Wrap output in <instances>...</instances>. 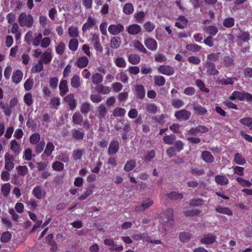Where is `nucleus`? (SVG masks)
<instances>
[{"instance_id":"nucleus-22","label":"nucleus","mask_w":252,"mask_h":252,"mask_svg":"<svg viewBox=\"0 0 252 252\" xmlns=\"http://www.w3.org/2000/svg\"><path fill=\"white\" fill-rule=\"evenodd\" d=\"M85 151L84 149L74 150L72 153V158L75 161L79 160L82 159Z\"/></svg>"},{"instance_id":"nucleus-61","label":"nucleus","mask_w":252,"mask_h":252,"mask_svg":"<svg viewBox=\"0 0 252 252\" xmlns=\"http://www.w3.org/2000/svg\"><path fill=\"white\" fill-rule=\"evenodd\" d=\"M24 102L29 106H30L32 104L33 100L32 95L30 93L25 94L24 96Z\"/></svg>"},{"instance_id":"nucleus-29","label":"nucleus","mask_w":252,"mask_h":252,"mask_svg":"<svg viewBox=\"0 0 252 252\" xmlns=\"http://www.w3.org/2000/svg\"><path fill=\"white\" fill-rule=\"evenodd\" d=\"M192 237L191 233L189 232H182L179 234V239L183 243L189 241Z\"/></svg>"},{"instance_id":"nucleus-24","label":"nucleus","mask_w":252,"mask_h":252,"mask_svg":"<svg viewBox=\"0 0 252 252\" xmlns=\"http://www.w3.org/2000/svg\"><path fill=\"white\" fill-rule=\"evenodd\" d=\"M23 73L20 70H17L13 73L12 79L13 82L17 84L19 83L23 78Z\"/></svg>"},{"instance_id":"nucleus-64","label":"nucleus","mask_w":252,"mask_h":252,"mask_svg":"<svg viewBox=\"0 0 252 252\" xmlns=\"http://www.w3.org/2000/svg\"><path fill=\"white\" fill-rule=\"evenodd\" d=\"M96 91L99 93H101L103 94H109L111 91V88L108 86H99L96 88Z\"/></svg>"},{"instance_id":"nucleus-5","label":"nucleus","mask_w":252,"mask_h":252,"mask_svg":"<svg viewBox=\"0 0 252 252\" xmlns=\"http://www.w3.org/2000/svg\"><path fill=\"white\" fill-rule=\"evenodd\" d=\"M206 73L210 75L216 76L219 73V71L216 68L215 64L211 62L207 61L205 64Z\"/></svg>"},{"instance_id":"nucleus-36","label":"nucleus","mask_w":252,"mask_h":252,"mask_svg":"<svg viewBox=\"0 0 252 252\" xmlns=\"http://www.w3.org/2000/svg\"><path fill=\"white\" fill-rule=\"evenodd\" d=\"M216 211L220 214H225L228 216H231L233 214L231 209L227 207H223L219 206L216 208Z\"/></svg>"},{"instance_id":"nucleus-23","label":"nucleus","mask_w":252,"mask_h":252,"mask_svg":"<svg viewBox=\"0 0 252 252\" xmlns=\"http://www.w3.org/2000/svg\"><path fill=\"white\" fill-rule=\"evenodd\" d=\"M97 111L98 112V118L100 120L104 119L107 112L105 105L104 104H101L97 108Z\"/></svg>"},{"instance_id":"nucleus-34","label":"nucleus","mask_w":252,"mask_h":252,"mask_svg":"<svg viewBox=\"0 0 252 252\" xmlns=\"http://www.w3.org/2000/svg\"><path fill=\"white\" fill-rule=\"evenodd\" d=\"M223 25L226 28H231L234 26L235 19L233 17H227L223 19Z\"/></svg>"},{"instance_id":"nucleus-28","label":"nucleus","mask_w":252,"mask_h":252,"mask_svg":"<svg viewBox=\"0 0 252 252\" xmlns=\"http://www.w3.org/2000/svg\"><path fill=\"white\" fill-rule=\"evenodd\" d=\"M71 87L74 89H78L81 86L80 78L78 75H74L70 81Z\"/></svg>"},{"instance_id":"nucleus-50","label":"nucleus","mask_w":252,"mask_h":252,"mask_svg":"<svg viewBox=\"0 0 252 252\" xmlns=\"http://www.w3.org/2000/svg\"><path fill=\"white\" fill-rule=\"evenodd\" d=\"M234 160L236 163L239 165H244L246 163V160L240 153H236L234 155Z\"/></svg>"},{"instance_id":"nucleus-19","label":"nucleus","mask_w":252,"mask_h":252,"mask_svg":"<svg viewBox=\"0 0 252 252\" xmlns=\"http://www.w3.org/2000/svg\"><path fill=\"white\" fill-rule=\"evenodd\" d=\"M201 158L207 163H211L214 161V157L208 151H203L201 153Z\"/></svg>"},{"instance_id":"nucleus-59","label":"nucleus","mask_w":252,"mask_h":252,"mask_svg":"<svg viewBox=\"0 0 252 252\" xmlns=\"http://www.w3.org/2000/svg\"><path fill=\"white\" fill-rule=\"evenodd\" d=\"M224 65L226 67L231 66L234 63V59L230 56H226L223 58Z\"/></svg>"},{"instance_id":"nucleus-3","label":"nucleus","mask_w":252,"mask_h":252,"mask_svg":"<svg viewBox=\"0 0 252 252\" xmlns=\"http://www.w3.org/2000/svg\"><path fill=\"white\" fill-rule=\"evenodd\" d=\"M158 72L167 75L171 76L174 73V69L171 65H161L158 67Z\"/></svg>"},{"instance_id":"nucleus-18","label":"nucleus","mask_w":252,"mask_h":252,"mask_svg":"<svg viewBox=\"0 0 252 252\" xmlns=\"http://www.w3.org/2000/svg\"><path fill=\"white\" fill-rule=\"evenodd\" d=\"M95 23L96 20L95 19L91 16H89L87 22L83 25L82 29L83 32H85L87 31L93 27L95 24Z\"/></svg>"},{"instance_id":"nucleus-44","label":"nucleus","mask_w":252,"mask_h":252,"mask_svg":"<svg viewBox=\"0 0 252 252\" xmlns=\"http://www.w3.org/2000/svg\"><path fill=\"white\" fill-rule=\"evenodd\" d=\"M121 39L118 36L112 37L110 40V46L112 48L117 49L120 47Z\"/></svg>"},{"instance_id":"nucleus-53","label":"nucleus","mask_w":252,"mask_h":252,"mask_svg":"<svg viewBox=\"0 0 252 252\" xmlns=\"http://www.w3.org/2000/svg\"><path fill=\"white\" fill-rule=\"evenodd\" d=\"M45 143L44 141H41L40 142L35 145L34 150L36 154H40L44 150L45 147Z\"/></svg>"},{"instance_id":"nucleus-55","label":"nucleus","mask_w":252,"mask_h":252,"mask_svg":"<svg viewBox=\"0 0 252 252\" xmlns=\"http://www.w3.org/2000/svg\"><path fill=\"white\" fill-rule=\"evenodd\" d=\"M114 63L118 67L124 68L126 65V62L123 57H117L114 59Z\"/></svg>"},{"instance_id":"nucleus-8","label":"nucleus","mask_w":252,"mask_h":252,"mask_svg":"<svg viewBox=\"0 0 252 252\" xmlns=\"http://www.w3.org/2000/svg\"><path fill=\"white\" fill-rule=\"evenodd\" d=\"M173 214L174 211L171 208H169L165 211L163 220L165 223H167V225L168 224L170 225H173L174 223Z\"/></svg>"},{"instance_id":"nucleus-7","label":"nucleus","mask_w":252,"mask_h":252,"mask_svg":"<svg viewBox=\"0 0 252 252\" xmlns=\"http://www.w3.org/2000/svg\"><path fill=\"white\" fill-rule=\"evenodd\" d=\"M134 95L139 99H143L146 94L145 89L142 85L134 86Z\"/></svg>"},{"instance_id":"nucleus-63","label":"nucleus","mask_w":252,"mask_h":252,"mask_svg":"<svg viewBox=\"0 0 252 252\" xmlns=\"http://www.w3.org/2000/svg\"><path fill=\"white\" fill-rule=\"evenodd\" d=\"M68 34L70 37L76 38L79 36L78 28L77 27L71 26L68 29Z\"/></svg>"},{"instance_id":"nucleus-11","label":"nucleus","mask_w":252,"mask_h":252,"mask_svg":"<svg viewBox=\"0 0 252 252\" xmlns=\"http://www.w3.org/2000/svg\"><path fill=\"white\" fill-rule=\"evenodd\" d=\"M32 193L36 198L39 200L44 198L46 195L45 191L39 186H35L33 189Z\"/></svg>"},{"instance_id":"nucleus-54","label":"nucleus","mask_w":252,"mask_h":252,"mask_svg":"<svg viewBox=\"0 0 252 252\" xmlns=\"http://www.w3.org/2000/svg\"><path fill=\"white\" fill-rule=\"evenodd\" d=\"M145 110L149 113L156 114L157 112V107L154 103H147L145 106Z\"/></svg>"},{"instance_id":"nucleus-15","label":"nucleus","mask_w":252,"mask_h":252,"mask_svg":"<svg viewBox=\"0 0 252 252\" xmlns=\"http://www.w3.org/2000/svg\"><path fill=\"white\" fill-rule=\"evenodd\" d=\"M141 31V27L137 24L130 25L127 28V32L130 35H136L139 34Z\"/></svg>"},{"instance_id":"nucleus-12","label":"nucleus","mask_w":252,"mask_h":252,"mask_svg":"<svg viewBox=\"0 0 252 252\" xmlns=\"http://www.w3.org/2000/svg\"><path fill=\"white\" fill-rule=\"evenodd\" d=\"M144 44L150 50L154 51L158 49V42L153 38H148L144 41Z\"/></svg>"},{"instance_id":"nucleus-20","label":"nucleus","mask_w":252,"mask_h":252,"mask_svg":"<svg viewBox=\"0 0 252 252\" xmlns=\"http://www.w3.org/2000/svg\"><path fill=\"white\" fill-rule=\"evenodd\" d=\"M216 236L208 234L202 238L200 241L203 244H212L216 242Z\"/></svg>"},{"instance_id":"nucleus-37","label":"nucleus","mask_w":252,"mask_h":252,"mask_svg":"<svg viewBox=\"0 0 252 252\" xmlns=\"http://www.w3.org/2000/svg\"><path fill=\"white\" fill-rule=\"evenodd\" d=\"M123 12L126 15L131 14L134 12V7L132 3H126L123 7Z\"/></svg>"},{"instance_id":"nucleus-46","label":"nucleus","mask_w":252,"mask_h":252,"mask_svg":"<svg viewBox=\"0 0 252 252\" xmlns=\"http://www.w3.org/2000/svg\"><path fill=\"white\" fill-rule=\"evenodd\" d=\"M83 121V118L82 115L78 113H75L72 116V122L76 125H81Z\"/></svg>"},{"instance_id":"nucleus-17","label":"nucleus","mask_w":252,"mask_h":252,"mask_svg":"<svg viewBox=\"0 0 252 252\" xmlns=\"http://www.w3.org/2000/svg\"><path fill=\"white\" fill-rule=\"evenodd\" d=\"M89 62V59L87 57H80L75 62V65L79 68H83L88 65Z\"/></svg>"},{"instance_id":"nucleus-6","label":"nucleus","mask_w":252,"mask_h":252,"mask_svg":"<svg viewBox=\"0 0 252 252\" xmlns=\"http://www.w3.org/2000/svg\"><path fill=\"white\" fill-rule=\"evenodd\" d=\"M209 129L205 126L199 125L195 127H191L188 132V134L192 135H195L198 133H204L207 132Z\"/></svg>"},{"instance_id":"nucleus-35","label":"nucleus","mask_w":252,"mask_h":252,"mask_svg":"<svg viewBox=\"0 0 252 252\" xmlns=\"http://www.w3.org/2000/svg\"><path fill=\"white\" fill-rule=\"evenodd\" d=\"M80 110L83 114L86 115L91 111V105L88 102L83 103L80 106Z\"/></svg>"},{"instance_id":"nucleus-38","label":"nucleus","mask_w":252,"mask_h":252,"mask_svg":"<svg viewBox=\"0 0 252 252\" xmlns=\"http://www.w3.org/2000/svg\"><path fill=\"white\" fill-rule=\"evenodd\" d=\"M78 41L76 38H71L68 43L69 49L72 51H76L78 47Z\"/></svg>"},{"instance_id":"nucleus-56","label":"nucleus","mask_w":252,"mask_h":252,"mask_svg":"<svg viewBox=\"0 0 252 252\" xmlns=\"http://www.w3.org/2000/svg\"><path fill=\"white\" fill-rule=\"evenodd\" d=\"M195 84L201 91L206 93L209 92V89L205 87V84L202 80L199 79L196 80L195 81Z\"/></svg>"},{"instance_id":"nucleus-32","label":"nucleus","mask_w":252,"mask_h":252,"mask_svg":"<svg viewBox=\"0 0 252 252\" xmlns=\"http://www.w3.org/2000/svg\"><path fill=\"white\" fill-rule=\"evenodd\" d=\"M141 58L138 54H130L128 56V62L132 64L136 65L139 63L140 62Z\"/></svg>"},{"instance_id":"nucleus-48","label":"nucleus","mask_w":252,"mask_h":252,"mask_svg":"<svg viewBox=\"0 0 252 252\" xmlns=\"http://www.w3.org/2000/svg\"><path fill=\"white\" fill-rule=\"evenodd\" d=\"M186 49L192 52H197L201 50V47L195 44H189L185 46Z\"/></svg>"},{"instance_id":"nucleus-42","label":"nucleus","mask_w":252,"mask_h":252,"mask_svg":"<svg viewBox=\"0 0 252 252\" xmlns=\"http://www.w3.org/2000/svg\"><path fill=\"white\" fill-rule=\"evenodd\" d=\"M41 137L38 133L32 134L29 138L30 142L32 145H35L40 142Z\"/></svg>"},{"instance_id":"nucleus-58","label":"nucleus","mask_w":252,"mask_h":252,"mask_svg":"<svg viewBox=\"0 0 252 252\" xmlns=\"http://www.w3.org/2000/svg\"><path fill=\"white\" fill-rule=\"evenodd\" d=\"M16 169L19 176H25L28 172V168L26 165H19Z\"/></svg>"},{"instance_id":"nucleus-33","label":"nucleus","mask_w":252,"mask_h":252,"mask_svg":"<svg viewBox=\"0 0 252 252\" xmlns=\"http://www.w3.org/2000/svg\"><path fill=\"white\" fill-rule=\"evenodd\" d=\"M133 47L139 52L143 54H146L147 52V49L144 47L142 43L138 40H136L134 41Z\"/></svg>"},{"instance_id":"nucleus-39","label":"nucleus","mask_w":252,"mask_h":252,"mask_svg":"<svg viewBox=\"0 0 252 252\" xmlns=\"http://www.w3.org/2000/svg\"><path fill=\"white\" fill-rule=\"evenodd\" d=\"M240 124L248 126L250 129L252 130V117H245L240 119Z\"/></svg>"},{"instance_id":"nucleus-49","label":"nucleus","mask_w":252,"mask_h":252,"mask_svg":"<svg viewBox=\"0 0 252 252\" xmlns=\"http://www.w3.org/2000/svg\"><path fill=\"white\" fill-rule=\"evenodd\" d=\"M10 189L11 185L9 183L2 185L1 187V191L4 197H7L9 194Z\"/></svg>"},{"instance_id":"nucleus-13","label":"nucleus","mask_w":252,"mask_h":252,"mask_svg":"<svg viewBox=\"0 0 252 252\" xmlns=\"http://www.w3.org/2000/svg\"><path fill=\"white\" fill-rule=\"evenodd\" d=\"M154 202L152 199H148V200L144 202L142 204L137 205L135 207V211L138 212L143 211L148 209L150 206L153 205Z\"/></svg>"},{"instance_id":"nucleus-1","label":"nucleus","mask_w":252,"mask_h":252,"mask_svg":"<svg viewBox=\"0 0 252 252\" xmlns=\"http://www.w3.org/2000/svg\"><path fill=\"white\" fill-rule=\"evenodd\" d=\"M18 22L20 26L22 27L27 26L28 28H31L33 25V19L31 15L22 13L18 17Z\"/></svg>"},{"instance_id":"nucleus-31","label":"nucleus","mask_w":252,"mask_h":252,"mask_svg":"<svg viewBox=\"0 0 252 252\" xmlns=\"http://www.w3.org/2000/svg\"><path fill=\"white\" fill-rule=\"evenodd\" d=\"M166 196L170 200L181 199L183 198V194L176 191H172L166 194Z\"/></svg>"},{"instance_id":"nucleus-41","label":"nucleus","mask_w":252,"mask_h":252,"mask_svg":"<svg viewBox=\"0 0 252 252\" xmlns=\"http://www.w3.org/2000/svg\"><path fill=\"white\" fill-rule=\"evenodd\" d=\"M92 80L93 84L97 85L103 81V76L99 73H95L92 76Z\"/></svg>"},{"instance_id":"nucleus-30","label":"nucleus","mask_w":252,"mask_h":252,"mask_svg":"<svg viewBox=\"0 0 252 252\" xmlns=\"http://www.w3.org/2000/svg\"><path fill=\"white\" fill-rule=\"evenodd\" d=\"M244 92H240L238 91H235L231 94L229 96V99L231 100H234L236 99H239L240 101H243V96Z\"/></svg>"},{"instance_id":"nucleus-21","label":"nucleus","mask_w":252,"mask_h":252,"mask_svg":"<svg viewBox=\"0 0 252 252\" xmlns=\"http://www.w3.org/2000/svg\"><path fill=\"white\" fill-rule=\"evenodd\" d=\"M215 182L219 185L225 186L228 184L229 180L224 175H217L215 177Z\"/></svg>"},{"instance_id":"nucleus-62","label":"nucleus","mask_w":252,"mask_h":252,"mask_svg":"<svg viewBox=\"0 0 252 252\" xmlns=\"http://www.w3.org/2000/svg\"><path fill=\"white\" fill-rule=\"evenodd\" d=\"M155 27V25L150 21H147L143 25L145 31L148 32H151Z\"/></svg>"},{"instance_id":"nucleus-47","label":"nucleus","mask_w":252,"mask_h":252,"mask_svg":"<svg viewBox=\"0 0 252 252\" xmlns=\"http://www.w3.org/2000/svg\"><path fill=\"white\" fill-rule=\"evenodd\" d=\"M146 13L142 11H140L137 12L134 14V18H135L136 22L138 23H142L143 22Z\"/></svg>"},{"instance_id":"nucleus-40","label":"nucleus","mask_w":252,"mask_h":252,"mask_svg":"<svg viewBox=\"0 0 252 252\" xmlns=\"http://www.w3.org/2000/svg\"><path fill=\"white\" fill-rule=\"evenodd\" d=\"M136 163L135 160H129L126 162L124 169L126 171H130L136 167Z\"/></svg>"},{"instance_id":"nucleus-43","label":"nucleus","mask_w":252,"mask_h":252,"mask_svg":"<svg viewBox=\"0 0 252 252\" xmlns=\"http://www.w3.org/2000/svg\"><path fill=\"white\" fill-rule=\"evenodd\" d=\"M154 83L155 85L161 87L165 83V78L162 76L156 75L154 76Z\"/></svg>"},{"instance_id":"nucleus-10","label":"nucleus","mask_w":252,"mask_h":252,"mask_svg":"<svg viewBox=\"0 0 252 252\" xmlns=\"http://www.w3.org/2000/svg\"><path fill=\"white\" fill-rule=\"evenodd\" d=\"M124 30V27L121 24H111L108 27V32L113 35H118Z\"/></svg>"},{"instance_id":"nucleus-9","label":"nucleus","mask_w":252,"mask_h":252,"mask_svg":"<svg viewBox=\"0 0 252 252\" xmlns=\"http://www.w3.org/2000/svg\"><path fill=\"white\" fill-rule=\"evenodd\" d=\"M10 149L14 154L15 157L18 156L22 150L20 144L15 139H13L10 142Z\"/></svg>"},{"instance_id":"nucleus-16","label":"nucleus","mask_w":252,"mask_h":252,"mask_svg":"<svg viewBox=\"0 0 252 252\" xmlns=\"http://www.w3.org/2000/svg\"><path fill=\"white\" fill-rule=\"evenodd\" d=\"M60 94L61 96L65 95L69 91L67 81L66 80H62L59 84Z\"/></svg>"},{"instance_id":"nucleus-51","label":"nucleus","mask_w":252,"mask_h":252,"mask_svg":"<svg viewBox=\"0 0 252 252\" xmlns=\"http://www.w3.org/2000/svg\"><path fill=\"white\" fill-rule=\"evenodd\" d=\"M238 79L236 77H230L227 79H222L220 80L219 83L221 85H233L234 82L237 81Z\"/></svg>"},{"instance_id":"nucleus-57","label":"nucleus","mask_w":252,"mask_h":252,"mask_svg":"<svg viewBox=\"0 0 252 252\" xmlns=\"http://www.w3.org/2000/svg\"><path fill=\"white\" fill-rule=\"evenodd\" d=\"M238 38L244 42H248L251 38V35L248 32L241 31V34L238 36Z\"/></svg>"},{"instance_id":"nucleus-26","label":"nucleus","mask_w":252,"mask_h":252,"mask_svg":"<svg viewBox=\"0 0 252 252\" xmlns=\"http://www.w3.org/2000/svg\"><path fill=\"white\" fill-rule=\"evenodd\" d=\"M84 131L82 129H74L72 131V136L76 140H82L84 137Z\"/></svg>"},{"instance_id":"nucleus-25","label":"nucleus","mask_w":252,"mask_h":252,"mask_svg":"<svg viewBox=\"0 0 252 252\" xmlns=\"http://www.w3.org/2000/svg\"><path fill=\"white\" fill-rule=\"evenodd\" d=\"M55 146L52 142H49L47 143L45 149L44 151L43 154L41 155V158H43V157L45 155L47 157H50L54 150Z\"/></svg>"},{"instance_id":"nucleus-60","label":"nucleus","mask_w":252,"mask_h":252,"mask_svg":"<svg viewBox=\"0 0 252 252\" xmlns=\"http://www.w3.org/2000/svg\"><path fill=\"white\" fill-rule=\"evenodd\" d=\"M176 136L174 134L165 135L163 138V142L168 145H172L175 141Z\"/></svg>"},{"instance_id":"nucleus-2","label":"nucleus","mask_w":252,"mask_h":252,"mask_svg":"<svg viewBox=\"0 0 252 252\" xmlns=\"http://www.w3.org/2000/svg\"><path fill=\"white\" fill-rule=\"evenodd\" d=\"M191 116V113L186 110L182 109L175 112V117L179 121H186L188 120Z\"/></svg>"},{"instance_id":"nucleus-52","label":"nucleus","mask_w":252,"mask_h":252,"mask_svg":"<svg viewBox=\"0 0 252 252\" xmlns=\"http://www.w3.org/2000/svg\"><path fill=\"white\" fill-rule=\"evenodd\" d=\"M171 105L175 109H179L184 105V101L179 99H172L171 101Z\"/></svg>"},{"instance_id":"nucleus-14","label":"nucleus","mask_w":252,"mask_h":252,"mask_svg":"<svg viewBox=\"0 0 252 252\" xmlns=\"http://www.w3.org/2000/svg\"><path fill=\"white\" fill-rule=\"evenodd\" d=\"M119 150V143L117 140H112L107 151L109 155L116 154Z\"/></svg>"},{"instance_id":"nucleus-27","label":"nucleus","mask_w":252,"mask_h":252,"mask_svg":"<svg viewBox=\"0 0 252 252\" xmlns=\"http://www.w3.org/2000/svg\"><path fill=\"white\" fill-rule=\"evenodd\" d=\"M193 110L194 113L198 115H204L207 114L208 112L205 107L199 104L194 105L193 107Z\"/></svg>"},{"instance_id":"nucleus-4","label":"nucleus","mask_w":252,"mask_h":252,"mask_svg":"<svg viewBox=\"0 0 252 252\" xmlns=\"http://www.w3.org/2000/svg\"><path fill=\"white\" fill-rule=\"evenodd\" d=\"M64 101L66 102L71 110H74L77 106V101L73 94H69L64 97Z\"/></svg>"},{"instance_id":"nucleus-45","label":"nucleus","mask_w":252,"mask_h":252,"mask_svg":"<svg viewBox=\"0 0 252 252\" xmlns=\"http://www.w3.org/2000/svg\"><path fill=\"white\" fill-rule=\"evenodd\" d=\"M126 110L121 107H116L113 112V115L115 117H123L126 114Z\"/></svg>"}]
</instances>
